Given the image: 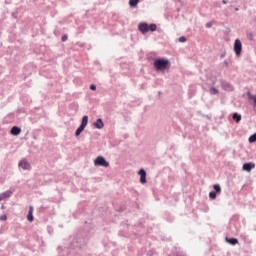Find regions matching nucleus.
Here are the masks:
<instances>
[{
    "label": "nucleus",
    "instance_id": "25",
    "mask_svg": "<svg viewBox=\"0 0 256 256\" xmlns=\"http://www.w3.org/2000/svg\"><path fill=\"white\" fill-rule=\"evenodd\" d=\"M67 39H68L67 35L62 36V41L63 42L67 41Z\"/></svg>",
    "mask_w": 256,
    "mask_h": 256
},
{
    "label": "nucleus",
    "instance_id": "12",
    "mask_svg": "<svg viewBox=\"0 0 256 256\" xmlns=\"http://www.w3.org/2000/svg\"><path fill=\"white\" fill-rule=\"evenodd\" d=\"M226 241L230 243V245H237V243H239V240H237V238H227Z\"/></svg>",
    "mask_w": 256,
    "mask_h": 256
},
{
    "label": "nucleus",
    "instance_id": "13",
    "mask_svg": "<svg viewBox=\"0 0 256 256\" xmlns=\"http://www.w3.org/2000/svg\"><path fill=\"white\" fill-rule=\"evenodd\" d=\"M232 119L234 121H236V123H239V121H241V115L237 114V113H234L233 116H232Z\"/></svg>",
    "mask_w": 256,
    "mask_h": 256
},
{
    "label": "nucleus",
    "instance_id": "6",
    "mask_svg": "<svg viewBox=\"0 0 256 256\" xmlns=\"http://www.w3.org/2000/svg\"><path fill=\"white\" fill-rule=\"evenodd\" d=\"M138 175H140V183L145 185L147 183V172H145V169H140Z\"/></svg>",
    "mask_w": 256,
    "mask_h": 256
},
{
    "label": "nucleus",
    "instance_id": "5",
    "mask_svg": "<svg viewBox=\"0 0 256 256\" xmlns=\"http://www.w3.org/2000/svg\"><path fill=\"white\" fill-rule=\"evenodd\" d=\"M19 167L24 169L25 171H31V164L27 161V159H23L19 162Z\"/></svg>",
    "mask_w": 256,
    "mask_h": 256
},
{
    "label": "nucleus",
    "instance_id": "19",
    "mask_svg": "<svg viewBox=\"0 0 256 256\" xmlns=\"http://www.w3.org/2000/svg\"><path fill=\"white\" fill-rule=\"evenodd\" d=\"M209 197L210 199H217V193L212 191L209 193Z\"/></svg>",
    "mask_w": 256,
    "mask_h": 256
},
{
    "label": "nucleus",
    "instance_id": "1",
    "mask_svg": "<svg viewBox=\"0 0 256 256\" xmlns=\"http://www.w3.org/2000/svg\"><path fill=\"white\" fill-rule=\"evenodd\" d=\"M139 32L143 33V35H145V33H149V31H157V25L156 24H151L149 26L148 23H140L138 26Z\"/></svg>",
    "mask_w": 256,
    "mask_h": 256
},
{
    "label": "nucleus",
    "instance_id": "11",
    "mask_svg": "<svg viewBox=\"0 0 256 256\" xmlns=\"http://www.w3.org/2000/svg\"><path fill=\"white\" fill-rule=\"evenodd\" d=\"M87 123H89V117L83 116L82 123H81L80 127H84V129H85L87 127Z\"/></svg>",
    "mask_w": 256,
    "mask_h": 256
},
{
    "label": "nucleus",
    "instance_id": "26",
    "mask_svg": "<svg viewBox=\"0 0 256 256\" xmlns=\"http://www.w3.org/2000/svg\"><path fill=\"white\" fill-rule=\"evenodd\" d=\"M4 195L5 197H11V192H5Z\"/></svg>",
    "mask_w": 256,
    "mask_h": 256
},
{
    "label": "nucleus",
    "instance_id": "17",
    "mask_svg": "<svg viewBox=\"0 0 256 256\" xmlns=\"http://www.w3.org/2000/svg\"><path fill=\"white\" fill-rule=\"evenodd\" d=\"M213 188L216 191V193H221V186L219 184H215Z\"/></svg>",
    "mask_w": 256,
    "mask_h": 256
},
{
    "label": "nucleus",
    "instance_id": "28",
    "mask_svg": "<svg viewBox=\"0 0 256 256\" xmlns=\"http://www.w3.org/2000/svg\"><path fill=\"white\" fill-rule=\"evenodd\" d=\"M3 199V197H0V201Z\"/></svg>",
    "mask_w": 256,
    "mask_h": 256
},
{
    "label": "nucleus",
    "instance_id": "18",
    "mask_svg": "<svg viewBox=\"0 0 256 256\" xmlns=\"http://www.w3.org/2000/svg\"><path fill=\"white\" fill-rule=\"evenodd\" d=\"M248 99H252L254 101V107H256V96L251 95V93H248Z\"/></svg>",
    "mask_w": 256,
    "mask_h": 256
},
{
    "label": "nucleus",
    "instance_id": "8",
    "mask_svg": "<svg viewBox=\"0 0 256 256\" xmlns=\"http://www.w3.org/2000/svg\"><path fill=\"white\" fill-rule=\"evenodd\" d=\"M94 126L96 127V129H103V127H105V124H103V120L101 118H99L94 123Z\"/></svg>",
    "mask_w": 256,
    "mask_h": 256
},
{
    "label": "nucleus",
    "instance_id": "3",
    "mask_svg": "<svg viewBox=\"0 0 256 256\" xmlns=\"http://www.w3.org/2000/svg\"><path fill=\"white\" fill-rule=\"evenodd\" d=\"M94 165L96 167H109V162H107V160H105V158L103 156H98L94 160Z\"/></svg>",
    "mask_w": 256,
    "mask_h": 256
},
{
    "label": "nucleus",
    "instance_id": "23",
    "mask_svg": "<svg viewBox=\"0 0 256 256\" xmlns=\"http://www.w3.org/2000/svg\"><path fill=\"white\" fill-rule=\"evenodd\" d=\"M90 89L91 91H95L97 89V86H95V84L90 85Z\"/></svg>",
    "mask_w": 256,
    "mask_h": 256
},
{
    "label": "nucleus",
    "instance_id": "16",
    "mask_svg": "<svg viewBox=\"0 0 256 256\" xmlns=\"http://www.w3.org/2000/svg\"><path fill=\"white\" fill-rule=\"evenodd\" d=\"M249 143H255L256 141V133L251 135L248 139Z\"/></svg>",
    "mask_w": 256,
    "mask_h": 256
},
{
    "label": "nucleus",
    "instance_id": "20",
    "mask_svg": "<svg viewBox=\"0 0 256 256\" xmlns=\"http://www.w3.org/2000/svg\"><path fill=\"white\" fill-rule=\"evenodd\" d=\"M185 41H187V38H185V36H181V37L179 38V42H180V43H185Z\"/></svg>",
    "mask_w": 256,
    "mask_h": 256
},
{
    "label": "nucleus",
    "instance_id": "10",
    "mask_svg": "<svg viewBox=\"0 0 256 256\" xmlns=\"http://www.w3.org/2000/svg\"><path fill=\"white\" fill-rule=\"evenodd\" d=\"M28 221L33 222V206L29 207L28 215H27Z\"/></svg>",
    "mask_w": 256,
    "mask_h": 256
},
{
    "label": "nucleus",
    "instance_id": "15",
    "mask_svg": "<svg viewBox=\"0 0 256 256\" xmlns=\"http://www.w3.org/2000/svg\"><path fill=\"white\" fill-rule=\"evenodd\" d=\"M130 7H137L139 5V0H129Z\"/></svg>",
    "mask_w": 256,
    "mask_h": 256
},
{
    "label": "nucleus",
    "instance_id": "24",
    "mask_svg": "<svg viewBox=\"0 0 256 256\" xmlns=\"http://www.w3.org/2000/svg\"><path fill=\"white\" fill-rule=\"evenodd\" d=\"M1 221H7V216L6 215H3L0 217Z\"/></svg>",
    "mask_w": 256,
    "mask_h": 256
},
{
    "label": "nucleus",
    "instance_id": "7",
    "mask_svg": "<svg viewBox=\"0 0 256 256\" xmlns=\"http://www.w3.org/2000/svg\"><path fill=\"white\" fill-rule=\"evenodd\" d=\"M243 171H247V173H251L252 169H255V163L248 162L243 164L242 166Z\"/></svg>",
    "mask_w": 256,
    "mask_h": 256
},
{
    "label": "nucleus",
    "instance_id": "4",
    "mask_svg": "<svg viewBox=\"0 0 256 256\" xmlns=\"http://www.w3.org/2000/svg\"><path fill=\"white\" fill-rule=\"evenodd\" d=\"M234 51H235L237 57H239V55H241V51H243V44L241 43V40H239V39L235 40Z\"/></svg>",
    "mask_w": 256,
    "mask_h": 256
},
{
    "label": "nucleus",
    "instance_id": "2",
    "mask_svg": "<svg viewBox=\"0 0 256 256\" xmlns=\"http://www.w3.org/2000/svg\"><path fill=\"white\" fill-rule=\"evenodd\" d=\"M154 67L155 69H157L158 71H163L165 69H167V67H169V60H165V59H156L154 61Z\"/></svg>",
    "mask_w": 256,
    "mask_h": 256
},
{
    "label": "nucleus",
    "instance_id": "22",
    "mask_svg": "<svg viewBox=\"0 0 256 256\" xmlns=\"http://www.w3.org/2000/svg\"><path fill=\"white\" fill-rule=\"evenodd\" d=\"M247 37H248V39H249L250 41H253V33H249V34L247 35Z\"/></svg>",
    "mask_w": 256,
    "mask_h": 256
},
{
    "label": "nucleus",
    "instance_id": "21",
    "mask_svg": "<svg viewBox=\"0 0 256 256\" xmlns=\"http://www.w3.org/2000/svg\"><path fill=\"white\" fill-rule=\"evenodd\" d=\"M210 91H211L212 95H217L219 93V91H217V89H215V88H212Z\"/></svg>",
    "mask_w": 256,
    "mask_h": 256
},
{
    "label": "nucleus",
    "instance_id": "27",
    "mask_svg": "<svg viewBox=\"0 0 256 256\" xmlns=\"http://www.w3.org/2000/svg\"><path fill=\"white\" fill-rule=\"evenodd\" d=\"M212 25H213V24H212L211 22H208V23L206 24V27L211 28Z\"/></svg>",
    "mask_w": 256,
    "mask_h": 256
},
{
    "label": "nucleus",
    "instance_id": "9",
    "mask_svg": "<svg viewBox=\"0 0 256 256\" xmlns=\"http://www.w3.org/2000/svg\"><path fill=\"white\" fill-rule=\"evenodd\" d=\"M11 135H20L21 134V128L14 126L11 129Z\"/></svg>",
    "mask_w": 256,
    "mask_h": 256
},
{
    "label": "nucleus",
    "instance_id": "14",
    "mask_svg": "<svg viewBox=\"0 0 256 256\" xmlns=\"http://www.w3.org/2000/svg\"><path fill=\"white\" fill-rule=\"evenodd\" d=\"M82 131H85V128L83 126H79L75 132L76 137H79L81 135Z\"/></svg>",
    "mask_w": 256,
    "mask_h": 256
}]
</instances>
